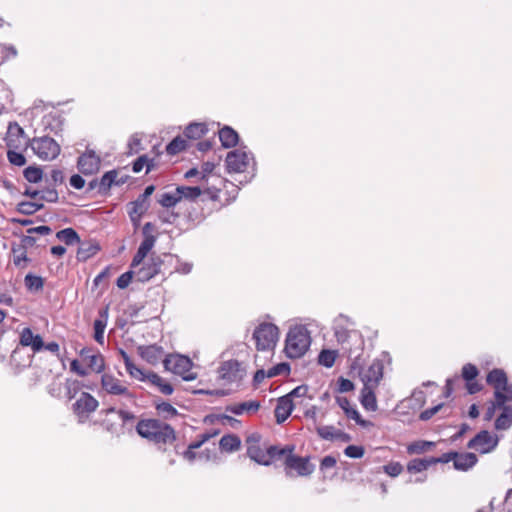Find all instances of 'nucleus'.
<instances>
[{
  "mask_svg": "<svg viewBox=\"0 0 512 512\" xmlns=\"http://www.w3.org/2000/svg\"><path fill=\"white\" fill-rule=\"evenodd\" d=\"M260 408V402L257 400L245 401L242 403H235L228 405L226 411L235 415H242L244 413H255Z\"/></svg>",
  "mask_w": 512,
  "mask_h": 512,
  "instance_id": "5701e85b",
  "label": "nucleus"
},
{
  "mask_svg": "<svg viewBox=\"0 0 512 512\" xmlns=\"http://www.w3.org/2000/svg\"><path fill=\"white\" fill-rule=\"evenodd\" d=\"M19 343L24 347H30L34 353L39 352L44 347V342L39 334H34L28 327L20 332Z\"/></svg>",
  "mask_w": 512,
  "mask_h": 512,
  "instance_id": "f3484780",
  "label": "nucleus"
},
{
  "mask_svg": "<svg viewBox=\"0 0 512 512\" xmlns=\"http://www.w3.org/2000/svg\"><path fill=\"white\" fill-rule=\"evenodd\" d=\"M127 149L128 155L137 154L142 150V137L140 136V134L135 133L130 137L127 144Z\"/></svg>",
  "mask_w": 512,
  "mask_h": 512,
  "instance_id": "a18cd8bd",
  "label": "nucleus"
},
{
  "mask_svg": "<svg viewBox=\"0 0 512 512\" xmlns=\"http://www.w3.org/2000/svg\"><path fill=\"white\" fill-rule=\"evenodd\" d=\"M35 243H36V238L34 236H32V234L28 233V235H24L21 238V242L18 246L23 247L25 250H27L28 248L33 247L35 245Z\"/></svg>",
  "mask_w": 512,
  "mask_h": 512,
  "instance_id": "338daca9",
  "label": "nucleus"
},
{
  "mask_svg": "<svg viewBox=\"0 0 512 512\" xmlns=\"http://www.w3.org/2000/svg\"><path fill=\"white\" fill-rule=\"evenodd\" d=\"M101 389L106 394L118 397V403L123 408H130L137 405L135 392L129 389L124 381L116 378L113 374H102Z\"/></svg>",
  "mask_w": 512,
  "mask_h": 512,
  "instance_id": "f257e3e1",
  "label": "nucleus"
},
{
  "mask_svg": "<svg viewBox=\"0 0 512 512\" xmlns=\"http://www.w3.org/2000/svg\"><path fill=\"white\" fill-rule=\"evenodd\" d=\"M383 369L384 366L382 361L377 359L374 360L368 368L360 369L359 375L363 382V386L377 388L383 377Z\"/></svg>",
  "mask_w": 512,
  "mask_h": 512,
  "instance_id": "4468645a",
  "label": "nucleus"
},
{
  "mask_svg": "<svg viewBox=\"0 0 512 512\" xmlns=\"http://www.w3.org/2000/svg\"><path fill=\"white\" fill-rule=\"evenodd\" d=\"M403 470V467L398 462H392L384 466V471L392 477L398 476Z\"/></svg>",
  "mask_w": 512,
  "mask_h": 512,
  "instance_id": "e2e57ef3",
  "label": "nucleus"
},
{
  "mask_svg": "<svg viewBox=\"0 0 512 512\" xmlns=\"http://www.w3.org/2000/svg\"><path fill=\"white\" fill-rule=\"evenodd\" d=\"M477 463V457L474 453L467 452L456 454L454 459V468L461 471H467Z\"/></svg>",
  "mask_w": 512,
  "mask_h": 512,
  "instance_id": "a878e982",
  "label": "nucleus"
},
{
  "mask_svg": "<svg viewBox=\"0 0 512 512\" xmlns=\"http://www.w3.org/2000/svg\"><path fill=\"white\" fill-rule=\"evenodd\" d=\"M7 158L9 160V162L15 166L21 167L26 164L25 156L22 153H19V152L13 151V150H9L7 152Z\"/></svg>",
  "mask_w": 512,
  "mask_h": 512,
  "instance_id": "6e6d98bb",
  "label": "nucleus"
},
{
  "mask_svg": "<svg viewBox=\"0 0 512 512\" xmlns=\"http://www.w3.org/2000/svg\"><path fill=\"white\" fill-rule=\"evenodd\" d=\"M24 283H25L26 288L29 291H34V292L42 290V288L44 286L43 278L40 276L33 275L31 273H29L25 276Z\"/></svg>",
  "mask_w": 512,
  "mask_h": 512,
  "instance_id": "58836bf2",
  "label": "nucleus"
},
{
  "mask_svg": "<svg viewBox=\"0 0 512 512\" xmlns=\"http://www.w3.org/2000/svg\"><path fill=\"white\" fill-rule=\"evenodd\" d=\"M375 389V387L363 386V389L361 391V404L368 411L377 410Z\"/></svg>",
  "mask_w": 512,
  "mask_h": 512,
  "instance_id": "bb28decb",
  "label": "nucleus"
},
{
  "mask_svg": "<svg viewBox=\"0 0 512 512\" xmlns=\"http://www.w3.org/2000/svg\"><path fill=\"white\" fill-rule=\"evenodd\" d=\"M12 253L14 265L19 268H25L27 262L29 261L27 257V250H25L23 247L17 246L12 248Z\"/></svg>",
  "mask_w": 512,
  "mask_h": 512,
  "instance_id": "4c0bfd02",
  "label": "nucleus"
},
{
  "mask_svg": "<svg viewBox=\"0 0 512 512\" xmlns=\"http://www.w3.org/2000/svg\"><path fill=\"white\" fill-rule=\"evenodd\" d=\"M149 207V200H146L140 195L136 200L129 203V217L135 226L139 225L141 217L147 212Z\"/></svg>",
  "mask_w": 512,
  "mask_h": 512,
  "instance_id": "a211bd4d",
  "label": "nucleus"
},
{
  "mask_svg": "<svg viewBox=\"0 0 512 512\" xmlns=\"http://www.w3.org/2000/svg\"><path fill=\"white\" fill-rule=\"evenodd\" d=\"M128 374L139 381H148V376H150V372H145L144 370L138 368L134 364H132L127 369Z\"/></svg>",
  "mask_w": 512,
  "mask_h": 512,
  "instance_id": "603ef678",
  "label": "nucleus"
},
{
  "mask_svg": "<svg viewBox=\"0 0 512 512\" xmlns=\"http://www.w3.org/2000/svg\"><path fill=\"white\" fill-rule=\"evenodd\" d=\"M70 185L74 189L80 190L85 186V180L84 178L79 174H74L70 177Z\"/></svg>",
  "mask_w": 512,
  "mask_h": 512,
  "instance_id": "69168bd1",
  "label": "nucleus"
},
{
  "mask_svg": "<svg viewBox=\"0 0 512 512\" xmlns=\"http://www.w3.org/2000/svg\"><path fill=\"white\" fill-rule=\"evenodd\" d=\"M59 241L64 242L66 245H74L80 243V237L73 228H65L56 233Z\"/></svg>",
  "mask_w": 512,
  "mask_h": 512,
  "instance_id": "72a5a7b5",
  "label": "nucleus"
},
{
  "mask_svg": "<svg viewBox=\"0 0 512 512\" xmlns=\"http://www.w3.org/2000/svg\"><path fill=\"white\" fill-rule=\"evenodd\" d=\"M311 344L310 333L305 326L296 325L287 333L285 340V352L287 357L297 359L302 357Z\"/></svg>",
  "mask_w": 512,
  "mask_h": 512,
  "instance_id": "f03ea898",
  "label": "nucleus"
},
{
  "mask_svg": "<svg viewBox=\"0 0 512 512\" xmlns=\"http://www.w3.org/2000/svg\"><path fill=\"white\" fill-rule=\"evenodd\" d=\"M365 450L362 446L349 445L345 448L344 454L349 458L358 459L363 457Z\"/></svg>",
  "mask_w": 512,
  "mask_h": 512,
  "instance_id": "4d7b16f0",
  "label": "nucleus"
},
{
  "mask_svg": "<svg viewBox=\"0 0 512 512\" xmlns=\"http://www.w3.org/2000/svg\"><path fill=\"white\" fill-rule=\"evenodd\" d=\"M80 246L77 250V259L78 261H86L89 258L93 257L100 250V246L95 241H80Z\"/></svg>",
  "mask_w": 512,
  "mask_h": 512,
  "instance_id": "393cba45",
  "label": "nucleus"
},
{
  "mask_svg": "<svg viewBox=\"0 0 512 512\" xmlns=\"http://www.w3.org/2000/svg\"><path fill=\"white\" fill-rule=\"evenodd\" d=\"M336 360V352L331 350H323L320 352L318 361L321 365L330 368L334 365Z\"/></svg>",
  "mask_w": 512,
  "mask_h": 512,
  "instance_id": "49530a36",
  "label": "nucleus"
},
{
  "mask_svg": "<svg viewBox=\"0 0 512 512\" xmlns=\"http://www.w3.org/2000/svg\"><path fill=\"white\" fill-rule=\"evenodd\" d=\"M252 158L250 155L242 150V149H236L233 151H230L227 154L226 157V167L229 173H240L244 172L246 168L248 167L250 160Z\"/></svg>",
  "mask_w": 512,
  "mask_h": 512,
  "instance_id": "ddd939ff",
  "label": "nucleus"
},
{
  "mask_svg": "<svg viewBox=\"0 0 512 512\" xmlns=\"http://www.w3.org/2000/svg\"><path fill=\"white\" fill-rule=\"evenodd\" d=\"M107 412H116L119 416V418L122 420L123 424L129 422V421H132L135 419V415L132 413V412H129L125 409H119V410H116L115 408H109L107 410Z\"/></svg>",
  "mask_w": 512,
  "mask_h": 512,
  "instance_id": "052dcab7",
  "label": "nucleus"
},
{
  "mask_svg": "<svg viewBox=\"0 0 512 512\" xmlns=\"http://www.w3.org/2000/svg\"><path fill=\"white\" fill-rule=\"evenodd\" d=\"M293 402L289 396H282L278 399L275 408V418L278 424L283 423L291 415L293 411Z\"/></svg>",
  "mask_w": 512,
  "mask_h": 512,
  "instance_id": "6ab92c4d",
  "label": "nucleus"
},
{
  "mask_svg": "<svg viewBox=\"0 0 512 512\" xmlns=\"http://www.w3.org/2000/svg\"><path fill=\"white\" fill-rule=\"evenodd\" d=\"M118 177L117 170L107 171L100 178V194H106L112 185H116V178Z\"/></svg>",
  "mask_w": 512,
  "mask_h": 512,
  "instance_id": "f704fd0d",
  "label": "nucleus"
},
{
  "mask_svg": "<svg viewBox=\"0 0 512 512\" xmlns=\"http://www.w3.org/2000/svg\"><path fill=\"white\" fill-rule=\"evenodd\" d=\"M315 430L321 439L327 441H335V437L340 429H337L332 425H318L315 427Z\"/></svg>",
  "mask_w": 512,
  "mask_h": 512,
  "instance_id": "e433bc0d",
  "label": "nucleus"
},
{
  "mask_svg": "<svg viewBox=\"0 0 512 512\" xmlns=\"http://www.w3.org/2000/svg\"><path fill=\"white\" fill-rule=\"evenodd\" d=\"M219 139L225 148H231L237 145L239 136L238 133L229 126H225L219 130Z\"/></svg>",
  "mask_w": 512,
  "mask_h": 512,
  "instance_id": "cd10ccee",
  "label": "nucleus"
},
{
  "mask_svg": "<svg viewBox=\"0 0 512 512\" xmlns=\"http://www.w3.org/2000/svg\"><path fill=\"white\" fill-rule=\"evenodd\" d=\"M500 408L502 409V413L495 421V428L497 430H507L512 426V407L504 405Z\"/></svg>",
  "mask_w": 512,
  "mask_h": 512,
  "instance_id": "c85d7f7f",
  "label": "nucleus"
},
{
  "mask_svg": "<svg viewBox=\"0 0 512 512\" xmlns=\"http://www.w3.org/2000/svg\"><path fill=\"white\" fill-rule=\"evenodd\" d=\"M89 351L83 349L81 356L87 362L88 366L95 372L100 373L104 369V359L100 354L86 355Z\"/></svg>",
  "mask_w": 512,
  "mask_h": 512,
  "instance_id": "2f4dec72",
  "label": "nucleus"
},
{
  "mask_svg": "<svg viewBox=\"0 0 512 512\" xmlns=\"http://www.w3.org/2000/svg\"><path fill=\"white\" fill-rule=\"evenodd\" d=\"M23 175L28 182L38 183L42 179L43 172L39 167L29 166L23 171Z\"/></svg>",
  "mask_w": 512,
  "mask_h": 512,
  "instance_id": "c03bdc74",
  "label": "nucleus"
},
{
  "mask_svg": "<svg viewBox=\"0 0 512 512\" xmlns=\"http://www.w3.org/2000/svg\"><path fill=\"white\" fill-rule=\"evenodd\" d=\"M241 440L235 434L224 435L219 442L220 449L225 452H234L240 448Z\"/></svg>",
  "mask_w": 512,
  "mask_h": 512,
  "instance_id": "c756f323",
  "label": "nucleus"
},
{
  "mask_svg": "<svg viewBox=\"0 0 512 512\" xmlns=\"http://www.w3.org/2000/svg\"><path fill=\"white\" fill-rule=\"evenodd\" d=\"M261 436L258 433L249 435L246 439L247 455L258 464L269 466V455L260 447Z\"/></svg>",
  "mask_w": 512,
  "mask_h": 512,
  "instance_id": "f8f14e48",
  "label": "nucleus"
},
{
  "mask_svg": "<svg viewBox=\"0 0 512 512\" xmlns=\"http://www.w3.org/2000/svg\"><path fill=\"white\" fill-rule=\"evenodd\" d=\"M432 465L431 458L429 459H413L407 465V470L410 473H420Z\"/></svg>",
  "mask_w": 512,
  "mask_h": 512,
  "instance_id": "a19ab883",
  "label": "nucleus"
},
{
  "mask_svg": "<svg viewBox=\"0 0 512 512\" xmlns=\"http://www.w3.org/2000/svg\"><path fill=\"white\" fill-rule=\"evenodd\" d=\"M337 404L343 409L346 416L350 419H353L358 425L362 427H367L370 422L362 419L361 415L357 411L355 407H353L346 397H337L336 398Z\"/></svg>",
  "mask_w": 512,
  "mask_h": 512,
  "instance_id": "aec40b11",
  "label": "nucleus"
},
{
  "mask_svg": "<svg viewBox=\"0 0 512 512\" xmlns=\"http://www.w3.org/2000/svg\"><path fill=\"white\" fill-rule=\"evenodd\" d=\"M98 407V401L89 393L82 392L73 404V411L79 417H86Z\"/></svg>",
  "mask_w": 512,
  "mask_h": 512,
  "instance_id": "2eb2a0df",
  "label": "nucleus"
},
{
  "mask_svg": "<svg viewBox=\"0 0 512 512\" xmlns=\"http://www.w3.org/2000/svg\"><path fill=\"white\" fill-rule=\"evenodd\" d=\"M290 372V366L287 363H279L267 371V377L272 378L278 375H287Z\"/></svg>",
  "mask_w": 512,
  "mask_h": 512,
  "instance_id": "8fccbe9b",
  "label": "nucleus"
},
{
  "mask_svg": "<svg viewBox=\"0 0 512 512\" xmlns=\"http://www.w3.org/2000/svg\"><path fill=\"white\" fill-rule=\"evenodd\" d=\"M186 149V140L181 136L175 137L167 146L166 152L169 155H176Z\"/></svg>",
  "mask_w": 512,
  "mask_h": 512,
  "instance_id": "37998d69",
  "label": "nucleus"
},
{
  "mask_svg": "<svg viewBox=\"0 0 512 512\" xmlns=\"http://www.w3.org/2000/svg\"><path fill=\"white\" fill-rule=\"evenodd\" d=\"M162 424L163 422L156 419L141 420L136 426V431L141 437L149 440L151 436H155L156 431Z\"/></svg>",
  "mask_w": 512,
  "mask_h": 512,
  "instance_id": "4be33fe9",
  "label": "nucleus"
},
{
  "mask_svg": "<svg viewBox=\"0 0 512 512\" xmlns=\"http://www.w3.org/2000/svg\"><path fill=\"white\" fill-rule=\"evenodd\" d=\"M146 166V173L150 172L154 167V160L149 159L147 155L138 157L132 166L134 173H139Z\"/></svg>",
  "mask_w": 512,
  "mask_h": 512,
  "instance_id": "79ce46f5",
  "label": "nucleus"
},
{
  "mask_svg": "<svg viewBox=\"0 0 512 512\" xmlns=\"http://www.w3.org/2000/svg\"><path fill=\"white\" fill-rule=\"evenodd\" d=\"M175 438L174 429L163 422L158 431H156L155 436H151L149 440L156 444H171L174 442Z\"/></svg>",
  "mask_w": 512,
  "mask_h": 512,
  "instance_id": "b1692460",
  "label": "nucleus"
},
{
  "mask_svg": "<svg viewBox=\"0 0 512 512\" xmlns=\"http://www.w3.org/2000/svg\"><path fill=\"white\" fill-rule=\"evenodd\" d=\"M218 379L224 384L240 383L246 375L243 363L237 360H228L221 363L218 370Z\"/></svg>",
  "mask_w": 512,
  "mask_h": 512,
  "instance_id": "6e6552de",
  "label": "nucleus"
},
{
  "mask_svg": "<svg viewBox=\"0 0 512 512\" xmlns=\"http://www.w3.org/2000/svg\"><path fill=\"white\" fill-rule=\"evenodd\" d=\"M101 166V157L90 148L78 157L77 168L84 175H93L97 173Z\"/></svg>",
  "mask_w": 512,
  "mask_h": 512,
  "instance_id": "1a4fd4ad",
  "label": "nucleus"
},
{
  "mask_svg": "<svg viewBox=\"0 0 512 512\" xmlns=\"http://www.w3.org/2000/svg\"><path fill=\"white\" fill-rule=\"evenodd\" d=\"M29 147L34 154L43 161H52L56 159L61 152V147L58 142L49 136L34 137L30 140Z\"/></svg>",
  "mask_w": 512,
  "mask_h": 512,
  "instance_id": "423d86ee",
  "label": "nucleus"
},
{
  "mask_svg": "<svg viewBox=\"0 0 512 512\" xmlns=\"http://www.w3.org/2000/svg\"><path fill=\"white\" fill-rule=\"evenodd\" d=\"M285 468L287 476H291V470H295L298 476H308L313 473L315 466L309 462L308 457L290 454L285 459Z\"/></svg>",
  "mask_w": 512,
  "mask_h": 512,
  "instance_id": "9b49d317",
  "label": "nucleus"
},
{
  "mask_svg": "<svg viewBox=\"0 0 512 512\" xmlns=\"http://www.w3.org/2000/svg\"><path fill=\"white\" fill-rule=\"evenodd\" d=\"M308 392V387L306 385H300L294 388L290 393L286 396H289L290 399L292 397H304Z\"/></svg>",
  "mask_w": 512,
  "mask_h": 512,
  "instance_id": "774afa93",
  "label": "nucleus"
},
{
  "mask_svg": "<svg viewBox=\"0 0 512 512\" xmlns=\"http://www.w3.org/2000/svg\"><path fill=\"white\" fill-rule=\"evenodd\" d=\"M177 193L181 196L182 199L195 200L198 198L202 191L199 187H189V186H178L176 188Z\"/></svg>",
  "mask_w": 512,
  "mask_h": 512,
  "instance_id": "ea45409f",
  "label": "nucleus"
},
{
  "mask_svg": "<svg viewBox=\"0 0 512 512\" xmlns=\"http://www.w3.org/2000/svg\"><path fill=\"white\" fill-rule=\"evenodd\" d=\"M433 443L428 441H416L408 445L407 452L409 454H420L432 447Z\"/></svg>",
  "mask_w": 512,
  "mask_h": 512,
  "instance_id": "de8ad7c7",
  "label": "nucleus"
},
{
  "mask_svg": "<svg viewBox=\"0 0 512 512\" xmlns=\"http://www.w3.org/2000/svg\"><path fill=\"white\" fill-rule=\"evenodd\" d=\"M208 129L203 123H191L184 130V135L188 139L197 140L207 133Z\"/></svg>",
  "mask_w": 512,
  "mask_h": 512,
  "instance_id": "473e14b6",
  "label": "nucleus"
},
{
  "mask_svg": "<svg viewBox=\"0 0 512 512\" xmlns=\"http://www.w3.org/2000/svg\"><path fill=\"white\" fill-rule=\"evenodd\" d=\"M156 409L159 414L163 415L165 418H172L178 414L176 408H174L170 403L162 402L156 405Z\"/></svg>",
  "mask_w": 512,
  "mask_h": 512,
  "instance_id": "3c124183",
  "label": "nucleus"
},
{
  "mask_svg": "<svg viewBox=\"0 0 512 512\" xmlns=\"http://www.w3.org/2000/svg\"><path fill=\"white\" fill-rule=\"evenodd\" d=\"M40 200L47 202H57L58 201V192L55 188H47L45 190H41Z\"/></svg>",
  "mask_w": 512,
  "mask_h": 512,
  "instance_id": "bf43d9fd",
  "label": "nucleus"
},
{
  "mask_svg": "<svg viewBox=\"0 0 512 512\" xmlns=\"http://www.w3.org/2000/svg\"><path fill=\"white\" fill-rule=\"evenodd\" d=\"M162 261L159 257H151L141 268L135 271V278L139 282H147L156 276L161 269Z\"/></svg>",
  "mask_w": 512,
  "mask_h": 512,
  "instance_id": "dca6fc26",
  "label": "nucleus"
},
{
  "mask_svg": "<svg viewBox=\"0 0 512 512\" xmlns=\"http://www.w3.org/2000/svg\"><path fill=\"white\" fill-rule=\"evenodd\" d=\"M140 356L147 361L150 364H156L158 363L163 355L164 351L161 346H158L156 344L154 345H148V346H140L138 348Z\"/></svg>",
  "mask_w": 512,
  "mask_h": 512,
  "instance_id": "412c9836",
  "label": "nucleus"
},
{
  "mask_svg": "<svg viewBox=\"0 0 512 512\" xmlns=\"http://www.w3.org/2000/svg\"><path fill=\"white\" fill-rule=\"evenodd\" d=\"M106 328V322L100 319L94 321V339L97 343H104V331Z\"/></svg>",
  "mask_w": 512,
  "mask_h": 512,
  "instance_id": "09e8293b",
  "label": "nucleus"
},
{
  "mask_svg": "<svg viewBox=\"0 0 512 512\" xmlns=\"http://www.w3.org/2000/svg\"><path fill=\"white\" fill-rule=\"evenodd\" d=\"M80 382L79 381H67L66 383V395L69 399H72L75 397L77 392L80 390Z\"/></svg>",
  "mask_w": 512,
  "mask_h": 512,
  "instance_id": "0e129e2a",
  "label": "nucleus"
},
{
  "mask_svg": "<svg viewBox=\"0 0 512 512\" xmlns=\"http://www.w3.org/2000/svg\"><path fill=\"white\" fill-rule=\"evenodd\" d=\"M155 242L156 237H145L137 251H139L144 256H147L151 249L154 247Z\"/></svg>",
  "mask_w": 512,
  "mask_h": 512,
  "instance_id": "13d9d810",
  "label": "nucleus"
},
{
  "mask_svg": "<svg viewBox=\"0 0 512 512\" xmlns=\"http://www.w3.org/2000/svg\"><path fill=\"white\" fill-rule=\"evenodd\" d=\"M498 445V438L490 432L483 430L468 442V448L474 449L482 454L493 451Z\"/></svg>",
  "mask_w": 512,
  "mask_h": 512,
  "instance_id": "9d476101",
  "label": "nucleus"
},
{
  "mask_svg": "<svg viewBox=\"0 0 512 512\" xmlns=\"http://www.w3.org/2000/svg\"><path fill=\"white\" fill-rule=\"evenodd\" d=\"M181 201V196L178 195L177 190L174 192H166L158 197V202L165 208L174 207L178 202Z\"/></svg>",
  "mask_w": 512,
  "mask_h": 512,
  "instance_id": "c9c22d12",
  "label": "nucleus"
},
{
  "mask_svg": "<svg viewBox=\"0 0 512 512\" xmlns=\"http://www.w3.org/2000/svg\"><path fill=\"white\" fill-rule=\"evenodd\" d=\"M253 339L255 340L257 350H273L279 340V329L275 324L261 323L255 328Z\"/></svg>",
  "mask_w": 512,
  "mask_h": 512,
  "instance_id": "39448f33",
  "label": "nucleus"
},
{
  "mask_svg": "<svg viewBox=\"0 0 512 512\" xmlns=\"http://www.w3.org/2000/svg\"><path fill=\"white\" fill-rule=\"evenodd\" d=\"M487 383L495 389V399L498 407L512 401V384L508 383L507 375L502 369H493L486 378Z\"/></svg>",
  "mask_w": 512,
  "mask_h": 512,
  "instance_id": "20e7f679",
  "label": "nucleus"
},
{
  "mask_svg": "<svg viewBox=\"0 0 512 512\" xmlns=\"http://www.w3.org/2000/svg\"><path fill=\"white\" fill-rule=\"evenodd\" d=\"M148 382L152 385L156 386L159 391L164 395H171L174 391L173 386L166 382L162 377H160L155 372H150V376H148Z\"/></svg>",
  "mask_w": 512,
  "mask_h": 512,
  "instance_id": "7c9ffc66",
  "label": "nucleus"
},
{
  "mask_svg": "<svg viewBox=\"0 0 512 512\" xmlns=\"http://www.w3.org/2000/svg\"><path fill=\"white\" fill-rule=\"evenodd\" d=\"M478 369L473 364H465L462 368V377L466 382L475 380V378L478 376Z\"/></svg>",
  "mask_w": 512,
  "mask_h": 512,
  "instance_id": "5fc2aeb1",
  "label": "nucleus"
},
{
  "mask_svg": "<svg viewBox=\"0 0 512 512\" xmlns=\"http://www.w3.org/2000/svg\"><path fill=\"white\" fill-rule=\"evenodd\" d=\"M349 325H352L350 319L344 315H339L334 320L333 330L337 342L342 345L343 349L349 352L351 357L354 351L350 342L353 341L355 344H358L359 349H362L364 341L358 331L348 328Z\"/></svg>",
  "mask_w": 512,
  "mask_h": 512,
  "instance_id": "7ed1b4c3",
  "label": "nucleus"
},
{
  "mask_svg": "<svg viewBox=\"0 0 512 512\" xmlns=\"http://www.w3.org/2000/svg\"><path fill=\"white\" fill-rule=\"evenodd\" d=\"M163 364L166 370L181 376L185 381H191L196 378V375L191 372L193 363L187 356L179 354L168 355L163 360Z\"/></svg>",
  "mask_w": 512,
  "mask_h": 512,
  "instance_id": "0eeeda50",
  "label": "nucleus"
},
{
  "mask_svg": "<svg viewBox=\"0 0 512 512\" xmlns=\"http://www.w3.org/2000/svg\"><path fill=\"white\" fill-rule=\"evenodd\" d=\"M43 208L42 203L37 202H22L19 204V211L24 214H33Z\"/></svg>",
  "mask_w": 512,
  "mask_h": 512,
  "instance_id": "864d4df0",
  "label": "nucleus"
},
{
  "mask_svg": "<svg viewBox=\"0 0 512 512\" xmlns=\"http://www.w3.org/2000/svg\"><path fill=\"white\" fill-rule=\"evenodd\" d=\"M133 275H135V272L133 271H127L120 275L117 279V286L120 289H125L130 284Z\"/></svg>",
  "mask_w": 512,
  "mask_h": 512,
  "instance_id": "680f3d73",
  "label": "nucleus"
}]
</instances>
